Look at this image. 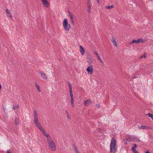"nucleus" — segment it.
I'll use <instances>...</instances> for the list:
<instances>
[{"mask_svg":"<svg viewBox=\"0 0 153 153\" xmlns=\"http://www.w3.org/2000/svg\"><path fill=\"white\" fill-rule=\"evenodd\" d=\"M133 140L135 141H137L138 142H141L140 140L138 137L135 136H133Z\"/></svg>","mask_w":153,"mask_h":153,"instance_id":"16","label":"nucleus"},{"mask_svg":"<svg viewBox=\"0 0 153 153\" xmlns=\"http://www.w3.org/2000/svg\"><path fill=\"white\" fill-rule=\"evenodd\" d=\"M102 64H104L102 60L101 61V62H100Z\"/></svg>","mask_w":153,"mask_h":153,"instance_id":"44","label":"nucleus"},{"mask_svg":"<svg viewBox=\"0 0 153 153\" xmlns=\"http://www.w3.org/2000/svg\"><path fill=\"white\" fill-rule=\"evenodd\" d=\"M38 128L41 131V132L43 134H44L45 132H46L44 129L42 127V126H41V127L40 126V127L39 128Z\"/></svg>","mask_w":153,"mask_h":153,"instance_id":"19","label":"nucleus"},{"mask_svg":"<svg viewBox=\"0 0 153 153\" xmlns=\"http://www.w3.org/2000/svg\"><path fill=\"white\" fill-rule=\"evenodd\" d=\"M48 145L51 151H55L56 150V147L55 144L53 140L48 143Z\"/></svg>","mask_w":153,"mask_h":153,"instance_id":"3","label":"nucleus"},{"mask_svg":"<svg viewBox=\"0 0 153 153\" xmlns=\"http://www.w3.org/2000/svg\"><path fill=\"white\" fill-rule=\"evenodd\" d=\"M19 120L16 117L15 119V123L16 125H17L19 124Z\"/></svg>","mask_w":153,"mask_h":153,"instance_id":"21","label":"nucleus"},{"mask_svg":"<svg viewBox=\"0 0 153 153\" xmlns=\"http://www.w3.org/2000/svg\"><path fill=\"white\" fill-rule=\"evenodd\" d=\"M132 152H133L134 153H139V152L136 150Z\"/></svg>","mask_w":153,"mask_h":153,"instance_id":"34","label":"nucleus"},{"mask_svg":"<svg viewBox=\"0 0 153 153\" xmlns=\"http://www.w3.org/2000/svg\"><path fill=\"white\" fill-rule=\"evenodd\" d=\"M147 115L149 117H151L152 119H153V114H152L149 113L147 114Z\"/></svg>","mask_w":153,"mask_h":153,"instance_id":"24","label":"nucleus"},{"mask_svg":"<svg viewBox=\"0 0 153 153\" xmlns=\"http://www.w3.org/2000/svg\"><path fill=\"white\" fill-rule=\"evenodd\" d=\"M137 77V76H134V77H132V79H134V78H136Z\"/></svg>","mask_w":153,"mask_h":153,"instance_id":"38","label":"nucleus"},{"mask_svg":"<svg viewBox=\"0 0 153 153\" xmlns=\"http://www.w3.org/2000/svg\"><path fill=\"white\" fill-rule=\"evenodd\" d=\"M131 139H133V136H131V135H128V136L127 138L126 139V140L127 141H129L130 142L132 141L133 142H135V141L131 140Z\"/></svg>","mask_w":153,"mask_h":153,"instance_id":"9","label":"nucleus"},{"mask_svg":"<svg viewBox=\"0 0 153 153\" xmlns=\"http://www.w3.org/2000/svg\"><path fill=\"white\" fill-rule=\"evenodd\" d=\"M91 101L90 99H88L85 100L84 102V104L85 105L87 106L88 105L91 103Z\"/></svg>","mask_w":153,"mask_h":153,"instance_id":"14","label":"nucleus"},{"mask_svg":"<svg viewBox=\"0 0 153 153\" xmlns=\"http://www.w3.org/2000/svg\"><path fill=\"white\" fill-rule=\"evenodd\" d=\"M139 128L140 129H148L150 128V127L148 126H146L143 125H141L139 127Z\"/></svg>","mask_w":153,"mask_h":153,"instance_id":"10","label":"nucleus"},{"mask_svg":"<svg viewBox=\"0 0 153 153\" xmlns=\"http://www.w3.org/2000/svg\"><path fill=\"white\" fill-rule=\"evenodd\" d=\"M94 53L95 54L97 55V57L98 56H99V54H98V53H97V52L96 51H94Z\"/></svg>","mask_w":153,"mask_h":153,"instance_id":"32","label":"nucleus"},{"mask_svg":"<svg viewBox=\"0 0 153 153\" xmlns=\"http://www.w3.org/2000/svg\"><path fill=\"white\" fill-rule=\"evenodd\" d=\"M96 107L97 108H99L100 107V106L99 105H96Z\"/></svg>","mask_w":153,"mask_h":153,"instance_id":"35","label":"nucleus"},{"mask_svg":"<svg viewBox=\"0 0 153 153\" xmlns=\"http://www.w3.org/2000/svg\"><path fill=\"white\" fill-rule=\"evenodd\" d=\"M89 61L91 62L92 60L91 59H89Z\"/></svg>","mask_w":153,"mask_h":153,"instance_id":"43","label":"nucleus"},{"mask_svg":"<svg viewBox=\"0 0 153 153\" xmlns=\"http://www.w3.org/2000/svg\"><path fill=\"white\" fill-rule=\"evenodd\" d=\"M42 1L43 5L46 7H48L49 3L47 0H42Z\"/></svg>","mask_w":153,"mask_h":153,"instance_id":"13","label":"nucleus"},{"mask_svg":"<svg viewBox=\"0 0 153 153\" xmlns=\"http://www.w3.org/2000/svg\"><path fill=\"white\" fill-rule=\"evenodd\" d=\"M86 71L89 74H92L93 71L92 66L90 65L88 66L86 69Z\"/></svg>","mask_w":153,"mask_h":153,"instance_id":"5","label":"nucleus"},{"mask_svg":"<svg viewBox=\"0 0 153 153\" xmlns=\"http://www.w3.org/2000/svg\"><path fill=\"white\" fill-rule=\"evenodd\" d=\"M71 105L72 107H74V97L73 98H71Z\"/></svg>","mask_w":153,"mask_h":153,"instance_id":"22","label":"nucleus"},{"mask_svg":"<svg viewBox=\"0 0 153 153\" xmlns=\"http://www.w3.org/2000/svg\"><path fill=\"white\" fill-rule=\"evenodd\" d=\"M10 18H12V16L10 14Z\"/></svg>","mask_w":153,"mask_h":153,"instance_id":"42","label":"nucleus"},{"mask_svg":"<svg viewBox=\"0 0 153 153\" xmlns=\"http://www.w3.org/2000/svg\"><path fill=\"white\" fill-rule=\"evenodd\" d=\"M140 42L143 43V40L142 38L138 39L137 40H133L130 43V44H134L135 43H139Z\"/></svg>","mask_w":153,"mask_h":153,"instance_id":"6","label":"nucleus"},{"mask_svg":"<svg viewBox=\"0 0 153 153\" xmlns=\"http://www.w3.org/2000/svg\"><path fill=\"white\" fill-rule=\"evenodd\" d=\"M47 139L48 143V142H50L52 140H53L50 136L49 138L48 137V138H47Z\"/></svg>","mask_w":153,"mask_h":153,"instance_id":"26","label":"nucleus"},{"mask_svg":"<svg viewBox=\"0 0 153 153\" xmlns=\"http://www.w3.org/2000/svg\"><path fill=\"white\" fill-rule=\"evenodd\" d=\"M88 9L87 10H91V6L90 5L91 2L90 0L87 1Z\"/></svg>","mask_w":153,"mask_h":153,"instance_id":"17","label":"nucleus"},{"mask_svg":"<svg viewBox=\"0 0 153 153\" xmlns=\"http://www.w3.org/2000/svg\"><path fill=\"white\" fill-rule=\"evenodd\" d=\"M47 138H48V137L49 138V137L50 136L48 134H47L46 132H45L44 134H43Z\"/></svg>","mask_w":153,"mask_h":153,"instance_id":"29","label":"nucleus"},{"mask_svg":"<svg viewBox=\"0 0 153 153\" xmlns=\"http://www.w3.org/2000/svg\"><path fill=\"white\" fill-rule=\"evenodd\" d=\"M68 12L69 13V16L70 18V21L71 22L72 24L73 25H74V22L73 20V14L71 13V12L70 11L68 10Z\"/></svg>","mask_w":153,"mask_h":153,"instance_id":"7","label":"nucleus"},{"mask_svg":"<svg viewBox=\"0 0 153 153\" xmlns=\"http://www.w3.org/2000/svg\"><path fill=\"white\" fill-rule=\"evenodd\" d=\"M7 153H10V151H9L8 150Z\"/></svg>","mask_w":153,"mask_h":153,"instance_id":"45","label":"nucleus"},{"mask_svg":"<svg viewBox=\"0 0 153 153\" xmlns=\"http://www.w3.org/2000/svg\"><path fill=\"white\" fill-rule=\"evenodd\" d=\"M63 26L65 30L66 31H69L70 29L71 25L68 24V20L67 19H65L63 21Z\"/></svg>","mask_w":153,"mask_h":153,"instance_id":"2","label":"nucleus"},{"mask_svg":"<svg viewBox=\"0 0 153 153\" xmlns=\"http://www.w3.org/2000/svg\"><path fill=\"white\" fill-rule=\"evenodd\" d=\"M99 0H97V1L98 2H99Z\"/></svg>","mask_w":153,"mask_h":153,"instance_id":"47","label":"nucleus"},{"mask_svg":"<svg viewBox=\"0 0 153 153\" xmlns=\"http://www.w3.org/2000/svg\"><path fill=\"white\" fill-rule=\"evenodd\" d=\"M117 143L114 137L112 138L110 144V152L112 153H115L116 152Z\"/></svg>","mask_w":153,"mask_h":153,"instance_id":"1","label":"nucleus"},{"mask_svg":"<svg viewBox=\"0 0 153 153\" xmlns=\"http://www.w3.org/2000/svg\"><path fill=\"white\" fill-rule=\"evenodd\" d=\"M80 51L82 55H83L85 53V50L84 48L81 45H80Z\"/></svg>","mask_w":153,"mask_h":153,"instance_id":"11","label":"nucleus"},{"mask_svg":"<svg viewBox=\"0 0 153 153\" xmlns=\"http://www.w3.org/2000/svg\"><path fill=\"white\" fill-rule=\"evenodd\" d=\"M67 113L68 114V115H67V117H68V118L69 119H70V117H69V115L68 114V113L67 112Z\"/></svg>","mask_w":153,"mask_h":153,"instance_id":"36","label":"nucleus"},{"mask_svg":"<svg viewBox=\"0 0 153 153\" xmlns=\"http://www.w3.org/2000/svg\"><path fill=\"white\" fill-rule=\"evenodd\" d=\"M34 123L36 124V126L39 128L42 126L41 124L39 123V122L38 121V120H34Z\"/></svg>","mask_w":153,"mask_h":153,"instance_id":"15","label":"nucleus"},{"mask_svg":"<svg viewBox=\"0 0 153 153\" xmlns=\"http://www.w3.org/2000/svg\"><path fill=\"white\" fill-rule=\"evenodd\" d=\"M73 146H74V149L75 152L78 151V148L76 145L74 144L73 145Z\"/></svg>","mask_w":153,"mask_h":153,"instance_id":"23","label":"nucleus"},{"mask_svg":"<svg viewBox=\"0 0 153 153\" xmlns=\"http://www.w3.org/2000/svg\"><path fill=\"white\" fill-rule=\"evenodd\" d=\"M10 153H11L10 152Z\"/></svg>","mask_w":153,"mask_h":153,"instance_id":"48","label":"nucleus"},{"mask_svg":"<svg viewBox=\"0 0 153 153\" xmlns=\"http://www.w3.org/2000/svg\"><path fill=\"white\" fill-rule=\"evenodd\" d=\"M36 87H37V90L39 92H40L41 91V90L40 89V87L39 85H37L36 83Z\"/></svg>","mask_w":153,"mask_h":153,"instance_id":"25","label":"nucleus"},{"mask_svg":"<svg viewBox=\"0 0 153 153\" xmlns=\"http://www.w3.org/2000/svg\"><path fill=\"white\" fill-rule=\"evenodd\" d=\"M111 40L112 42L113 43L114 45L116 47H117V42L113 36L112 37Z\"/></svg>","mask_w":153,"mask_h":153,"instance_id":"12","label":"nucleus"},{"mask_svg":"<svg viewBox=\"0 0 153 153\" xmlns=\"http://www.w3.org/2000/svg\"><path fill=\"white\" fill-rule=\"evenodd\" d=\"M137 145L136 144L134 143L133 144V146L131 149L132 151H134L136 150L135 149L137 147Z\"/></svg>","mask_w":153,"mask_h":153,"instance_id":"18","label":"nucleus"},{"mask_svg":"<svg viewBox=\"0 0 153 153\" xmlns=\"http://www.w3.org/2000/svg\"><path fill=\"white\" fill-rule=\"evenodd\" d=\"M114 7V5H111V6H106L105 8L106 9H111L113 8Z\"/></svg>","mask_w":153,"mask_h":153,"instance_id":"20","label":"nucleus"},{"mask_svg":"<svg viewBox=\"0 0 153 153\" xmlns=\"http://www.w3.org/2000/svg\"><path fill=\"white\" fill-rule=\"evenodd\" d=\"M38 120V117L37 115V114H35L34 115V120Z\"/></svg>","mask_w":153,"mask_h":153,"instance_id":"28","label":"nucleus"},{"mask_svg":"<svg viewBox=\"0 0 153 153\" xmlns=\"http://www.w3.org/2000/svg\"><path fill=\"white\" fill-rule=\"evenodd\" d=\"M19 107V105H15V106H13V108L14 110H15Z\"/></svg>","mask_w":153,"mask_h":153,"instance_id":"27","label":"nucleus"},{"mask_svg":"<svg viewBox=\"0 0 153 153\" xmlns=\"http://www.w3.org/2000/svg\"><path fill=\"white\" fill-rule=\"evenodd\" d=\"M145 153H150L149 151H146Z\"/></svg>","mask_w":153,"mask_h":153,"instance_id":"39","label":"nucleus"},{"mask_svg":"<svg viewBox=\"0 0 153 153\" xmlns=\"http://www.w3.org/2000/svg\"><path fill=\"white\" fill-rule=\"evenodd\" d=\"M34 115L35 114H37L36 112V111L35 110L34 111Z\"/></svg>","mask_w":153,"mask_h":153,"instance_id":"37","label":"nucleus"},{"mask_svg":"<svg viewBox=\"0 0 153 153\" xmlns=\"http://www.w3.org/2000/svg\"><path fill=\"white\" fill-rule=\"evenodd\" d=\"M6 12L7 14V16H8L9 15V12H10V10H6Z\"/></svg>","mask_w":153,"mask_h":153,"instance_id":"30","label":"nucleus"},{"mask_svg":"<svg viewBox=\"0 0 153 153\" xmlns=\"http://www.w3.org/2000/svg\"><path fill=\"white\" fill-rule=\"evenodd\" d=\"M143 57L144 58H146V53H145L143 55Z\"/></svg>","mask_w":153,"mask_h":153,"instance_id":"33","label":"nucleus"},{"mask_svg":"<svg viewBox=\"0 0 153 153\" xmlns=\"http://www.w3.org/2000/svg\"><path fill=\"white\" fill-rule=\"evenodd\" d=\"M140 57H141V58H142L143 57V55H142V56Z\"/></svg>","mask_w":153,"mask_h":153,"instance_id":"46","label":"nucleus"},{"mask_svg":"<svg viewBox=\"0 0 153 153\" xmlns=\"http://www.w3.org/2000/svg\"><path fill=\"white\" fill-rule=\"evenodd\" d=\"M76 153H79V151H78L76 152H75Z\"/></svg>","mask_w":153,"mask_h":153,"instance_id":"40","label":"nucleus"},{"mask_svg":"<svg viewBox=\"0 0 153 153\" xmlns=\"http://www.w3.org/2000/svg\"><path fill=\"white\" fill-rule=\"evenodd\" d=\"M68 85L69 88L70 96L71 98H73V94L72 88L71 84L70 82H68Z\"/></svg>","mask_w":153,"mask_h":153,"instance_id":"4","label":"nucleus"},{"mask_svg":"<svg viewBox=\"0 0 153 153\" xmlns=\"http://www.w3.org/2000/svg\"><path fill=\"white\" fill-rule=\"evenodd\" d=\"M39 74L41 75L42 77L44 79H47V76L46 74L43 73L42 71H40L39 72Z\"/></svg>","mask_w":153,"mask_h":153,"instance_id":"8","label":"nucleus"},{"mask_svg":"<svg viewBox=\"0 0 153 153\" xmlns=\"http://www.w3.org/2000/svg\"><path fill=\"white\" fill-rule=\"evenodd\" d=\"M98 58V59L100 61V62H101V61L102 60L101 59L100 57V56H98L97 57Z\"/></svg>","mask_w":153,"mask_h":153,"instance_id":"31","label":"nucleus"},{"mask_svg":"<svg viewBox=\"0 0 153 153\" xmlns=\"http://www.w3.org/2000/svg\"><path fill=\"white\" fill-rule=\"evenodd\" d=\"M88 12L89 13H90L91 12V10H88Z\"/></svg>","mask_w":153,"mask_h":153,"instance_id":"41","label":"nucleus"}]
</instances>
